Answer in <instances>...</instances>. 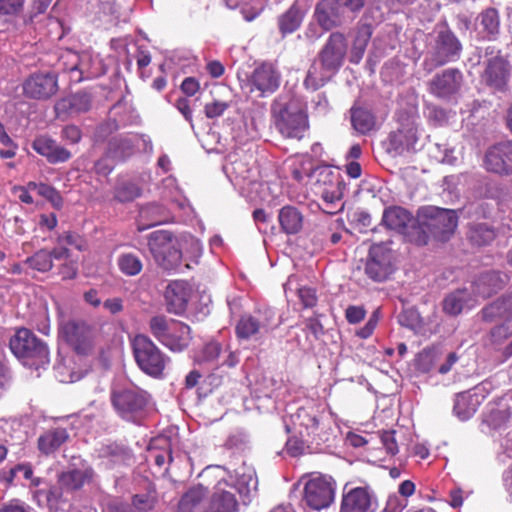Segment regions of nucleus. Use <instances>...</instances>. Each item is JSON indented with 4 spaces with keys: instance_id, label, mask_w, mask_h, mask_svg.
<instances>
[{
    "instance_id": "47",
    "label": "nucleus",
    "mask_w": 512,
    "mask_h": 512,
    "mask_svg": "<svg viewBox=\"0 0 512 512\" xmlns=\"http://www.w3.org/2000/svg\"><path fill=\"white\" fill-rule=\"evenodd\" d=\"M140 195L141 188L131 181L119 182L114 191V198L122 203L133 201Z\"/></svg>"
},
{
    "instance_id": "9",
    "label": "nucleus",
    "mask_w": 512,
    "mask_h": 512,
    "mask_svg": "<svg viewBox=\"0 0 512 512\" xmlns=\"http://www.w3.org/2000/svg\"><path fill=\"white\" fill-rule=\"evenodd\" d=\"M275 127L285 138L302 139L308 129L305 113L296 105L288 104L275 112Z\"/></svg>"
},
{
    "instance_id": "28",
    "label": "nucleus",
    "mask_w": 512,
    "mask_h": 512,
    "mask_svg": "<svg viewBox=\"0 0 512 512\" xmlns=\"http://www.w3.org/2000/svg\"><path fill=\"white\" fill-rule=\"evenodd\" d=\"M505 280L499 272L489 271L482 273L473 284V291L476 296L483 299L489 298L502 290Z\"/></svg>"
},
{
    "instance_id": "12",
    "label": "nucleus",
    "mask_w": 512,
    "mask_h": 512,
    "mask_svg": "<svg viewBox=\"0 0 512 512\" xmlns=\"http://www.w3.org/2000/svg\"><path fill=\"white\" fill-rule=\"evenodd\" d=\"M317 183L322 185L321 196L326 205L327 212L333 205L339 203L344 196L345 184L341 175L329 167H322L317 170Z\"/></svg>"
},
{
    "instance_id": "31",
    "label": "nucleus",
    "mask_w": 512,
    "mask_h": 512,
    "mask_svg": "<svg viewBox=\"0 0 512 512\" xmlns=\"http://www.w3.org/2000/svg\"><path fill=\"white\" fill-rule=\"evenodd\" d=\"M382 223L390 230L405 234L413 223V216L402 207L392 206L384 210Z\"/></svg>"
},
{
    "instance_id": "18",
    "label": "nucleus",
    "mask_w": 512,
    "mask_h": 512,
    "mask_svg": "<svg viewBox=\"0 0 512 512\" xmlns=\"http://www.w3.org/2000/svg\"><path fill=\"white\" fill-rule=\"evenodd\" d=\"M27 97L46 100L53 96L58 90V82L55 74L36 73L30 76L23 85Z\"/></svg>"
},
{
    "instance_id": "56",
    "label": "nucleus",
    "mask_w": 512,
    "mask_h": 512,
    "mask_svg": "<svg viewBox=\"0 0 512 512\" xmlns=\"http://www.w3.org/2000/svg\"><path fill=\"white\" fill-rule=\"evenodd\" d=\"M395 431L388 430L382 431L380 433L381 442L386 450V452L390 455H395L398 453V445L395 438Z\"/></svg>"
},
{
    "instance_id": "59",
    "label": "nucleus",
    "mask_w": 512,
    "mask_h": 512,
    "mask_svg": "<svg viewBox=\"0 0 512 512\" xmlns=\"http://www.w3.org/2000/svg\"><path fill=\"white\" fill-rule=\"evenodd\" d=\"M12 383V374L9 367L0 361V397L4 396Z\"/></svg>"
},
{
    "instance_id": "42",
    "label": "nucleus",
    "mask_w": 512,
    "mask_h": 512,
    "mask_svg": "<svg viewBox=\"0 0 512 512\" xmlns=\"http://www.w3.org/2000/svg\"><path fill=\"white\" fill-rule=\"evenodd\" d=\"M138 141L139 137L135 134L114 137L109 141V151L115 157H125L133 152Z\"/></svg>"
},
{
    "instance_id": "37",
    "label": "nucleus",
    "mask_w": 512,
    "mask_h": 512,
    "mask_svg": "<svg viewBox=\"0 0 512 512\" xmlns=\"http://www.w3.org/2000/svg\"><path fill=\"white\" fill-rule=\"evenodd\" d=\"M303 214L294 206H284L279 210L278 221L284 233L293 235L301 231L303 227Z\"/></svg>"
},
{
    "instance_id": "58",
    "label": "nucleus",
    "mask_w": 512,
    "mask_h": 512,
    "mask_svg": "<svg viewBox=\"0 0 512 512\" xmlns=\"http://www.w3.org/2000/svg\"><path fill=\"white\" fill-rule=\"evenodd\" d=\"M229 103L215 100L212 103H207L204 107L205 115L207 118H216L221 116L229 107Z\"/></svg>"
},
{
    "instance_id": "48",
    "label": "nucleus",
    "mask_w": 512,
    "mask_h": 512,
    "mask_svg": "<svg viewBox=\"0 0 512 512\" xmlns=\"http://www.w3.org/2000/svg\"><path fill=\"white\" fill-rule=\"evenodd\" d=\"M481 26L488 35L494 36L499 31V16L495 9L485 10L481 16Z\"/></svg>"
},
{
    "instance_id": "41",
    "label": "nucleus",
    "mask_w": 512,
    "mask_h": 512,
    "mask_svg": "<svg viewBox=\"0 0 512 512\" xmlns=\"http://www.w3.org/2000/svg\"><path fill=\"white\" fill-rule=\"evenodd\" d=\"M119 271L127 276L134 277L139 275L144 267L142 259L133 252H122L116 260Z\"/></svg>"
},
{
    "instance_id": "22",
    "label": "nucleus",
    "mask_w": 512,
    "mask_h": 512,
    "mask_svg": "<svg viewBox=\"0 0 512 512\" xmlns=\"http://www.w3.org/2000/svg\"><path fill=\"white\" fill-rule=\"evenodd\" d=\"M198 360L202 363L232 368L239 362L238 354L225 345L211 341L204 345Z\"/></svg>"
},
{
    "instance_id": "6",
    "label": "nucleus",
    "mask_w": 512,
    "mask_h": 512,
    "mask_svg": "<svg viewBox=\"0 0 512 512\" xmlns=\"http://www.w3.org/2000/svg\"><path fill=\"white\" fill-rule=\"evenodd\" d=\"M148 248L158 266L171 271L181 264L182 253L176 247L171 232L158 230L148 237Z\"/></svg>"
},
{
    "instance_id": "23",
    "label": "nucleus",
    "mask_w": 512,
    "mask_h": 512,
    "mask_svg": "<svg viewBox=\"0 0 512 512\" xmlns=\"http://www.w3.org/2000/svg\"><path fill=\"white\" fill-rule=\"evenodd\" d=\"M32 148L50 164L64 163L72 157L69 150L47 135L36 137L32 142Z\"/></svg>"
},
{
    "instance_id": "45",
    "label": "nucleus",
    "mask_w": 512,
    "mask_h": 512,
    "mask_svg": "<svg viewBox=\"0 0 512 512\" xmlns=\"http://www.w3.org/2000/svg\"><path fill=\"white\" fill-rule=\"evenodd\" d=\"M495 231L485 223L473 225L468 232L469 240L478 246L490 244L495 239Z\"/></svg>"
},
{
    "instance_id": "1",
    "label": "nucleus",
    "mask_w": 512,
    "mask_h": 512,
    "mask_svg": "<svg viewBox=\"0 0 512 512\" xmlns=\"http://www.w3.org/2000/svg\"><path fill=\"white\" fill-rule=\"evenodd\" d=\"M151 395L135 385L114 388L111 403L116 413L125 421L140 423L148 414Z\"/></svg>"
},
{
    "instance_id": "5",
    "label": "nucleus",
    "mask_w": 512,
    "mask_h": 512,
    "mask_svg": "<svg viewBox=\"0 0 512 512\" xmlns=\"http://www.w3.org/2000/svg\"><path fill=\"white\" fill-rule=\"evenodd\" d=\"M419 224L424 233L446 241L457 227L458 217L454 210L428 206L420 209Z\"/></svg>"
},
{
    "instance_id": "19",
    "label": "nucleus",
    "mask_w": 512,
    "mask_h": 512,
    "mask_svg": "<svg viewBox=\"0 0 512 512\" xmlns=\"http://www.w3.org/2000/svg\"><path fill=\"white\" fill-rule=\"evenodd\" d=\"M280 79V73L273 64L262 63L253 70L249 77V83L252 86V91L255 89L262 96H266L278 89Z\"/></svg>"
},
{
    "instance_id": "55",
    "label": "nucleus",
    "mask_w": 512,
    "mask_h": 512,
    "mask_svg": "<svg viewBox=\"0 0 512 512\" xmlns=\"http://www.w3.org/2000/svg\"><path fill=\"white\" fill-rule=\"evenodd\" d=\"M339 8L351 18L355 12L361 10L364 6L365 0H334Z\"/></svg>"
},
{
    "instance_id": "25",
    "label": "nucleus",
    "mask_w": 512,
    "mask_h": 512,
    "mask_svg": "<svg viewBox=\"0 0 512 512\" xmlns=\"http://www.w3.org/2000/svg\"><path fill=\"white\" fill-rule=\"evenodd\" d=\"M190 298V287L187 282L176 280L168 284L165 291L167 310L170 313L182 314Z\"/></svg>"
},
{
    "instance_id": "50",
    "label": "nucleus",
    "mask_w": 512,
    "mask_h": 512,
    "mask_svg": "<svg viewBox=\"0 0 512 512\" xmlns=\"http://www.w3.org/2000/svg\"><path fill=\"white\" fill-rule=\"evenodd\" d=\"M56 242L58 245L74 246L77 250L83 251L86 248V243L83 238L73 232H66L57 237Z\"/></svg>"
},
{
    "instance_id": "20",
    "label": "nucleus",
    "mask_w": 512,
    "mask_h": 512,
    "mask_svg": "<svg viewBox=\"0 0 512 512\" xmlns=\"http://www.w3.org/2000/svg\"><path fill=\"white\" fill-rule=\"evenodd\" d=\"M346 53L347 40L345 36L340 32H333L329 35L318 57L327 67L338 71L344 63Z\"/></svg>"
},
{
    "instance_id": "60",
    "label": "nucleus",
    "mask_w": 512,
    "mask_h": 512,
    "mask_svg": "<svg viewBox=\"0 0 512 512\" xmlns=\"http://www.w3.org/2000/svg\"><path fill=\"white\" fill-rule=\"evenodd\" d=\"M298 295L305 308H312L317 303L316 292L313 288L302 287L298 290Z\"/></svg>"
},
{
    "instance_id": "27",
    "label": "nucleus",
    "mask_w": 512,
    "mask_h": 512,
    "mask_svg": "<svg viewBox=\"0 0 512 512\" xmlns=\"http://www.w3.org/2000/svg\"><path fill=\"white\" fill-rule=\"evenodd\" d=\"M480 387L472 391L459 393L454 401L453 411L460 420H467L477 411L484 395L480 394Z\"/></svg>"
},
{
    "instance_id": "43",
    "label": "nucleus",
    "mask_w": 512,
    "mask_h": 512,
    "mask_svg": "<svg viewBox=\"0 0 512 512\" xmlns=\"http://www.w3.org/2000/svg\"><path fill=\"white\" fill-rule=\"evenodd\" d=\"M303 15L301 11L292 5L278 19L279 30L283 35L295 32L301 25Z\"/></svg>"
},
{
    "instance_id": "63",
    "label": "nucleus",
    "mask_w": 512,
    "mask_h": 512,
    "mask_svg": "<svg viewBox=\"0 0 512 512\" xmlns=\"http://www.w3.org/2000/svg\"><path fill=\"white\" fill-rule=\"evenodd\" d=\"M81 131L75 125H68L62 130V137L72 144H76L81 139Z\"/></svg>"
},
{
    "instance_id": "57",
    "label": "nucleus",
    "mask_w": 512,
    "mask_h": 512,
    "mask_svg": "<svg viewBox=\"0 0 512 512\" xmlns=\"http://www.w3.org/2000/svg\"><path fill=\"white\" fill-rule=\"evenodd\" d=\"M428 119L434 125L441 126L448 121V113L445 109L436 105L428 106Z\"/></svg>"
},
{
    "instance_id": "29",
    "label": "nucleus",
    "mask_w": 512,
    "mask_h": 512,
    "mask_svg": "<svg viewBox=\"0 0 512 512\" xmlns=\"http://www.w3.org/2000/svg\"><path fill=\"white\" fill-rule=\"evenodd\" d=\"M70 438L66 428L56 427L43 432L37 440L39 451L48 456L56 452Z\"/></svg>"
},
{
    "instance_id": "64",
    "label": "nucleus",
    "mask_w": 512,
    "mask_h": 512,
    "mask_svg": "<svg viewBox=\"0 0 512 512\" xmlns=\"http://www.w3.org/2000/svg\"><path fill=\"white\" fill-rule=\"evenodd\" d=\"M104 512H137L131 505L123 503L118 500L109 501L105 508Z\"/></svg>"
},
{
    "instance_id": "51",
    "label": "nucleus",
    "mask_w": 512,
    "mask_h": 512,
    "mask_svg": "<svg viewBox=\"0 0 512 512\" xmlns=\"http://www.w3.org/2000/svg\"><path fill=\"white\" fill-rule=\"evenodd\" d=\"M38 194L47 199L55 208L60 209L62 207L63 199L54 187L43 183L42 186H39Z\"/></svg>"
},
{
    "instance_id": "17",
    "label": "nucleus",
    "mask_w": 512,
    "mask_h": 512,
    "mask_svg": "<svg viewBox=\"0 0 512 512\" xmlns=\"http://www.w3.org/2000/svg\"><path fill=\"white\" fill-rule=\"evenodd\" d=\"M96 478V472L86 461H81L78 467H73L58 474L57 482L65 491L74 492L84 485L91 484Z\"/></svg>"
},
{
    "instance_id": "3",
    "label": "nucleus",
    "mask_w": 512,
    "mask_h": 512,
    "mask_svg": "<svg viewBox=\"0 0 512 512\" xmlns=\"http://www.w3.org/2000/svg\"><path fill=\"white\" fill-rule=\"evenodd\" d=\"M150 333L173 352H182L192 340L190 327L164 315L151 317L148 323Z\"/></svg>"
},
{
    "instance_id": "36",
    "label": "nucleus",
    "mask_w": 512,
    "mask_h": 512,
    "mask_svg": "<svg viewBox=\"0 0 512 512\" xmlns=\"http://www.w3.org/2000/svg\"><path fill=\"white\" fill-rule=\"evenodd\" d=\"M481 315L483 320L487 322L512 318V294L501 297L484 307L481 311Z\"/></svg>"
},
{
    "instance_id": "2",
    "label": "nucleus",
    "mask_w": 512,
    "mask_h": 512,
    "mask_svg": "<svg viewBox=\"0 0 512 512\" xmlns=\"http://www.w3.org/2000/svg\"><path fill=\"white\" fill-rule=\"evenodd\" d=\"M9 347L25 366L39 369L49 364L50 353L45 342L26 328H21L11 337Z\"/></svg>"
},
{
    "instance_id": "39",
    "label": "nucleus",
    "mask_w": 512,
    "mask_h": 512,
    "mask_svg": "<svg viewBox=\"0 0 512 512\" xmlns=\"http://www.w3.org/2000/svg\"><path fill=\"white\" fill-rule=\"evenodd\" d=\"M471 299L466 289H459L448 296L443 301V310L450 315L456 316L460 314L465 307H471L474 303H470Z\"/></svg>"
},
{
    "instance_id": "11",
    "label": "nucleus",
    "mask_w": 512,
    "mask_h": 512,
    "mask_svg": "<svg viewBox=\"0 0 512 512\" xmlns=\"http://www.w3.org/2000/svg\"><path fill=\"white\" fill-rule=\"evenodd\" d=\"M273 318L274 312L269 308L242 315L235 328L236 335L239 339L249 340L265 334L271 329Z\"/></svg>"
},
{
    "instance_id": "46",
    "label": "nucleus",
    "mask_w": 512,
    "mask_h": 512,
    "mask_svg": "<svg viewBox=\"0 0 512 512\" xmlns=\"http://www.w3.org/2000/svg\"><path fill=\"white\" fill-rule=\"evenodd\" d=\"M24 264L41 273L48 272L53 268V262H51V256L47 249H40L32 256L27 257Z\"/></svg>"
},
{
    "instance_id": "15",
    "label": "nucleus",
    "mask_w": 512,
    "mask_h": 512,
    "mask_svg": "<svg viewBox=\"0 0 512 512\" xmlns=\"http://www.w3.org/2000/svg\"><path fill=\"white\" fill-rule=\"evenodd\" d=\"M484 167L499 176L512 175V141H502L490 147L485 153Z\"/></svg>"
},
{
    "instance_id": "61",
    "label": "nucleus",
    "mask_w": 512,
    "mask_h": 512,
    "mask_svg": "<svg viewBox=\"0 0 512 512\" xmlns=\"http://www.w3.org/2000/svg\"><path fill=\"white\" fill-rule=\"evenodd\" d=\"M365 310L361 306H349L346 309L345 316L349 323L357 324L365 317Z\"/></svg>"
},
{
    "instance_id": "13",
    "label": "nucleus",
    "mask_w": 512,
    "mask_h": 512,
    "mask_svg": "<svg viewBox=\"0 0 512 512\" xmlns=\"http://www.w3.org/2000/svg\"><path fill=\"white\" fill-rule=\"evenodd\" d=\"M393 272L391 250L382 244L373 245L365 264V274L373 281H385Z\"/></svg>"
},
{
    "instance_id": "34",
    "label": "nucleus",
    "mask_w": 512,
    "mask_h": 512,
    "mask_svg": "<svg viewBox=\"0 0 512 512\" xmlns=\"http://www.w3.org/2000/svg\"><path fill=\"white\" fill-rule=\"evenodd\" d=\"M169 219L168 211L160 204L151 203L142 207L139 212L138 230L143 231L153 226L163 224Z\"/></svg>"
},
{
    "instance_id": "26",
    "label": "nucleus",
    "mask_w": 512,
    "mask_h": 512,
    "mask_svg": "<svg viewBox=\"0 0 512 512\" xmlns=\"http://www.w3.org/2000/svg\"><path fill=\"white\" fill-rule=\"evenodd\" d=\"M315 18L317 23L328 31L341 25L348 17L334 0H321L316 6Z\"/></svg>"
},
{
    "instance_id": "44",
    "label": "nucleus",
    "mask_w": 512,
    "mask_h": 512,
    "mask_svg": "<svg viewBox=\"0 0 512 512\" xmlns=\"http://www.w3.org/2000/svg\"><path fill=\"white\" fill-rule=\"evenodd\" d=\"M351 123L356 131L365 134L374 127L373 115L363 108H351Z\"/></svg>"
},
{
    "instance_id": "21",
    "label": "nucleus",
    "mask_w": 512,
    "mask_h": 512,
    "mask_svg": "<svg viewBox=\"0 0 512 512\" xmlns=\"http://www.w3.org/2000/svg\"><path fill=\"white\" fill-rule=\"evenodd\" d=\"M378 502L367 488L356 487L343 495L341 512H376Z\"/></svg>"
},
{
    "instance_id": "32",
    "label": "nucleus",
    "mask_w": 512,
    "mask_h": 512,
    "mask_svg": "<svg viewBox=\"0 0 512 512\" xmlns=\"http://www.w3.org/2000/svg\"><path fill=\"white\" fill-rule=\"evenodd\" d=\"M208 495V490L202 484L189 488L178 503L177 512H202L205 509L203 501Z\"/></svg>"
},
{
    "instance_id": "52",
    "label": "nucleus",
    "mask_w": 512,
    "mask_h": 512,
    "mask_svg": "<svg viewBox=\"0 0 512 512\" xmlns=\"http://www.w3.org/2000/svg\"><path fill=\"white\" fill-rule=\"evenodd\" d=\"M25 0H0V16H15L24 6Z\"/></svg>"
},
{
    "instance_id": "40",
    "label": "nucleus",
    "mask_w": 512,
    "mask_h": 512,
    "mask_svg": "<svg viewBox=\"0 0 512 512\" xmlns=\"http://www.w3.org/2000/svg\"><path fill=\"white\" fill-rule=\"evenodd\" d=\"M372 36V29L369 25H362L357 29L356 36L353 40L350 62L358 64L362 60L366 47Z\"/></svg>"
},
{
    "instance_id": "62",
    "label": "nucleus",
    "mask_w": 512,
    "mask_h": 512,
    "mask_svg": "<svg viewBox=\"0 0 512 512\" xmlns=\"http://www.w3.org/2000/svg\"><path fill=\"white\" fill-rule=\"evenodd\" d=\"M78 273V266L75 261H68L59 267V274L62 279L70 280L76 278Z\"/></svg>"
},
{
    "instance_id": "33",
    "label": "nucleus",
    "mask_w": 512,
    "mask_h": 512,
    "mask_svg": "<svg viewBox=\"0 0 512 512\" xmlns=\"http://www.w3.org/2000/svg\"><path fill=\"white\" fill-rule=\"evenodd\" d=\"M336 73L337 71L334 68L327 67L325 63L319 59L318 61H314L310 66L304 80V85L307 89L316 91L323 87Z\"/></svg>"
},
{
    "instance_id": "8",
    "label": "nucleus",
    "mask_w": 512,
    "mask_h": 512,
    "mask_svg": "<svg viewBox=\"0 0 512 512\" xmlns=\"http://www.w3.org/2000/svg\"><path fill=\"white\" fill-rule=\"evenodd\" d=\"M431 49L429 71L449 62L457 61L461 56L462 44L451 30L443 28L437 32Z\"/></svg>"
},
{
    "instance_id": "49",
    "label": "nucleus",
    "mask_w": 512,
    "mask_h": 512,
    "mask_svg": "<svg viewBox=\"0 0 512 512\" xmlns=\"http://www.w3.org/2000/svg\"><path fill=\"white\" fill-rule=\"evenodd\" d=\"M510 418V413L506 408H493L485 417V422L493 429L502 428Z\"/></svg>"
},
{
    "instance_id": "54",
    "label": "nucleus",
    "mask_w": 512,
    "mask_h": 512,
    "mask_svg": "<svg viewBox=\"0 0 512 512\" xmlns=\"http://www.w3.org/2000/svg\"><path fill=\"white\" fill-rule=\"evenodd\" d=\"M417 369L423 373L429 372L434 366V353L430 350H423L416 359Z\"/></svg>"
},
{
    "instance_id": "10",
    "label": "nucleus",
    "mask_w": 512,
    "mask_h": 512,
    "mask_svg": "<svg viewBox=\"0 0 512 512\" xmlns=\"http://www.w3.org/2000/svg\"><path fill=\"white\" fill-rule=\"evenodd\" d=\"M335 487L331 477L316 476L308 480L304 487V501L313 510H321L334 501Z\"/></svg>"
},
{
    "instance_id": "4",
    "label": "nucleus",
    "mask_w": 512,
    "mask_h": 512,
    "mask_svg": "<svg viewBox=\"0 0 512 512\" xmlns=\"http://www.w3.org/2000/svg\"><path fill=\"white\" fill-rule=\"evenodd\" d=\"M132 348L135 361L144 373L152 377L163 374L170 358L147 335H136Z\"/></svg>"
},
{
    "instance_id": "7",
    "label": "nucleus",
    "mask_w": 512,
    "mask_h": 512,
    "mask_svg": "<svg viewBox=\"0 0 512 512\" xmlns=\"http://www.w3.org/2000/svg\"><path fill=\"white\" fill-rule=\"evenodd\" d=\"M61 332L66 341L81 355L92 352L99 335L96 325L85 320H69L62 324Z\"/></svg>"
},
{
    "instance_id": "30",
    "label": "nucleus",
    "mask_w": 512,
    "mask_h": 512,
    "mask_svg": "<svg viewBox=\"0 0 512 512\" xmlns=\"http://www.w3.org/2000/svg\"><path fill=\"white\" fill-rule=\"evenodd\" d=\"M92 106L91 95L80 91L68 97L60 99L56 105L55 110L58 115L68 113H83L87 112Z\"/></svg>"
},
{
    "instance_id": "38",
    "label": "nucleus",
    "mask_w": 512,
    "mask_h": 512,
    "mask_svg": "<svg viewBox=\"0 0 512 512\" xmlns=\"http://www.w3.org/2000/svg\"><path fill=\"white\" fill-rule=\"evenodd\" d=\"M322 417L314 407H301L293 415L295 425L305 428L307 436L317 435Z\"/></svg>"
},
{
    "instance_id": "35",
    "label": "nucleus",
    "mask_w": 512,
    "mask_h": 512,
    "mask_svg": "<svg viewBox=\"0 0 512 512\" xmlns=\"http://www.w3.org/2000/svg\"><path fill=\"white\" fill-rule=\"evenodd\" d=\"M416 140V133L412 127L398 129L389 135L387 150L394 155H401L405 151H409Z\"/></svg>"
},
{
    "instance_id": "16",
    "label": "nucleus",
    "mask_w": 512,
    "mask_h": 512,
    "mask_svg": "<svg viewBox=\"0 0 512 512\" xmlns=\"http://www.w3.org/2000/svg\"><path fill=\"white\" fill-rule=\"evenodd\" d=\"M511 76L509 62L500 55H496L487 61L482 74V81L490 89L498 92L506 91Z\"/></svg>"
},
{
    "instance_id": "24",
    "label": "nucleus",
    "mask_w": 512,
    "mask_h": 512,
    "mask_svg": "<svg viewBox=\"0 0 512 512\" xmlns=\"http://www.w3.org/2000/svg\"><path fill=\"white\" fill-rule=\"evenodd\" d=\"M229 484L220 481L214 487V491L209 499L208 505L202 512H236L238 502L235 494L228 490Z\"/></svg>"
},
{
    "instance_id": "53",
    "label": "nucleus",
    "mask_w": 512,
    "mask_h": 512,
    "mask_svg": "<svg viewBox=\"0 0 512 512\" xmlns=\"http://www.w3.org/2000/svg\"><path fill=\"white\" fill-rule=\"evenodd\" d=\"M154 506L155 498L148 494L135 495L131 505L137 512H148L152 510Z\"/></svg>"
},
{
    "instance_id": "14",
    "label": "nucleus",
    "mask_w": 512,
    "mask_h": 512,
    "mask_svg": "<svg viewBox=\"0 0 512 512\" xmlns=\"http://www.w3.org/2000/svg\"><path fill=\"white\" fill-rule=\"evenodd\" d=\"M462 83V72L458 68H447L428 82V91L439 99L448 100L460 91Z\"/></svg>"
}]
</instances>
